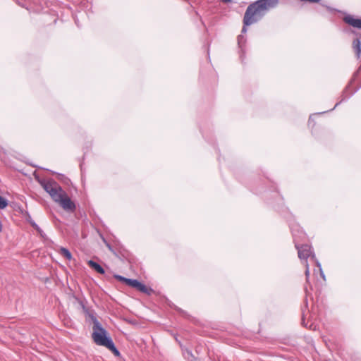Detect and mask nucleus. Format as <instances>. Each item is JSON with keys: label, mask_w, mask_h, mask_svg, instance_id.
I'll use <instances>...</instances> for the list:
<instances>
[{"label": "nucleus", "mask_w": 361, "mask_h": 361, "mask_svg": "<svg viewBox=\"0 0 361 361\" xmlns=\"http://www.w3.org/2000/svg\"><path fill=\"white\" fill-rule=\"evenodd\" d=\"M279 4V0H257L250 4L244 14L242 33L247 32V26L261 20L265 14Z\"/></svg>", "instance_id": "obj_1"}, {"label": "nucleus", "mask_w": 361, "mask_h": 361, "mask_svg": "<svg viewBox=\"0 0 361 361\" xmlns=\"http://www.w3.org/2000/svg\"><path fill=\"white\" fill-rule=\"evenodd\" d=\"M90 317L93 322L92 337L94 342L98 345L106 347L115 356H120L119 350L115 346L112 338L109 336L106 330L102 327L101 323L94 315H90Z\"/></svg>", "instance_id": "obj_2"}, {"label": "nucleus", "mask_w": 361, "mask_h": 361, "mask_svg": "<svg viewBox=\"0 0 361 361\" xmlns=\"http://www.w3.org/2000/svg\"><path fill=\"white\" fill-rule=\"evenodd\" d=\"M295 228L291 227V232L293 237L295 248L298 250V257L300 259L306 260L309 257L314 258L315 255L311 250V247L307 244L300 245L298 242V238H303L305 237V233L300 230L299 226H295Z\"/></svg>", "instance_id": "obj_3"}, {"label": "nucleus", "mask_w": 361, "mask_h": 361, "mask_svg": "<svg viewBox=\"0 0 361 361\" xmlns=\"http://www.w3.org/2000/svg\"><path fill=\"white\" fill-rule=\"evenodd\" d=\"M41 186L44 190L49 194L52 200L57 202L59 200L65 193L62 188L58 184L56 181L53 179L48 180H41L39 181Z\"/></svg>", "instance_id": "obj_4"}, {"label": "nucleus", "mask_w": 361, "mask_h": 361, "mask_svg": "<svg viewBox=\"0 0 361 361\" xmlns=\"http://www.w3.org/2000/svg\"><path fill=\"white\" fill-rule=\"evenodd\" d=\"M130 287L135 288L141 293H145L148 295H150L154 291L152 288L147 287L145 284L140 282L137 279H130L128 281V285Z\"/></svg>", "instance_id": "obj_5"}, {"label": "nucleus", "mask_w": 361, "mask_h": 361, "mask_svg": "<svg viewBox=\"0 0 361 361\" xmlns=\"http://www.w3.org/2000/svg\"><path fill=\"white\" fill-rule=\"evenodd\" d=\"M58 202L60 203L62 208L66 211L73 212L75 209V203L67 196L66 192L59 200Z\"/></svg>", "instance_id": "obj_6"}, {"label": "nucleus", "mask_w": 361, "mask_h": 361, "mask_svg": "<svg viewBox=\"0 0 361 361\" xmlns=\"http://www.w3.org/2000/svg\"><path fill=\"white\" fill-rule=\"evenodd\" d=\"M358 74H359V70L354 73L353 78L351 79L349 85L343 91V93L341 95V97H342L341 99L335 104L334 107L332 109H335L343 101L348 99L353 93H355L358 90V89L355 90L354 92H351L350 94H347L350 84L353 83L354 80H355V78L358 76Z\"/></svg>", "instance_id": "obj_7"}, {"label": "nucleus", "mask_w": 361, "mask_h": 361, "mask_svg": "<svg viewBox=\"0 0 361 361\" xmlns=\"http://www.w3.org/2000/svg\"><path fill=\"white\" fill-rule=\"evenodd\" d=\"M343 21L353 27L361 29V18H355L351 15H347L343 18Z\"/></svg>", "instance_id": "obj_8"}, {"label": "nucleus", "mask_w": 361, "mask_h": 361, "mask_svg": "<svg viewBox=\"0 0 361 361\" xmlns=\"http://www.w3.org/2000/svg\"><path fill=\"white\" fill-rule=\"evenodd\" d=\"M17 3L22 7L25 8L27 10L33 11V12H40L42 10V7L41 6H35V2L30 1L29 4H20L19 1Z\"/></svg>", "instance_id": "obj_9"}, {"label": "nucleus", "mask_w": 361, "mask_h": 361, "mask_svg": "<svg viewBox=\"0 0 361 361\" xmlns=\"http://www.w3.org/2000/svg\"><path fill=\"white\" fill-rule=\"evenodd\" d=\"M87 264L90 266V267L93 269L97 273H99L100 274H105L104 269L99 264H98L97 262H94L93 260H89L87 262Z\"/></svg>", "instance_id": "obj_10"}, {"label": "nucleus", "mask_w": 361, "mask_h": 361, "mask_svg": "<svg viewBox=\"0 0 361 361\" xmlns=\"http://www.w3.org/2000/svg\"><path fill=\"white\" fill-rule=\"evenodd\" d=\"M353 48L355 52L357 58L359 59L361 54V38H356L353 40Z\"/></svg>", "instance_id": "obj_11"}, {"label": "nucleus", "mask_w": 361, "mask_h": 361, "mask_svg": "<svg viewBox=\"0 0 361 361\" xmlns=\"http://www.w3.org/2000/svg\"><path fill=\"white\" fill-rule=\"evenodd\" d=\"M59 253L68 260H71L72 259L71 252L67 248L61 247L60 248Z\"/></svg>", "instance_id": "obj_12"}, {"label": "nucleus", "mask_w": 361, "mask_h": 361, "mask_svg": "<svg viewBox=\"0 0 361 361\" xmlns=\"http://www.w3.org/2000/svg\"><path fill=\"white\" fill-rule=\"evenodd\" d=\"M246 42L245 37L243 35H240L238 36V44L241 51L243 52V46L245 45Z\"/></svg>", "instance_id": "obj_13"}, {"label": "nucleus", "mask_w": 361, "mask_h": 361, "mask_svg": "<svg viewBox=\"0 0 361 361\" xmlns=\"http://www.w3.org/2000/svg\"><path fill=\"white\" fill-rule=\"evenodd\" d=\"M8 204V201L0 195V209H5Z\"/></svg>", "instance_id": "obj_14"}, {"label": "nucleus", "mask_w": 361, "mask_h": 361, "mask_svg": "<svg viewBox=\"0 0 361 361\" xmlns=\"http://www.w3.org/2000/svg\"><path fill=\"white\" fill-rule=\"evenodd\" d=\"M114 278L118 279L119 281L125 283L126 285H128V281L130 279L118 274L114 275Z\"/></svg>", "instance_id": "obj_15"}, {"label": "nucleus", "mask_w": 361, "mask_h": 361, "mask_svg": "<svg viewBox=\"0 0 361 361\" xmlns=\"http://www.w3.org/2000/svg\"><path fill=\"white\" fill-rule=\"evenodd\" d=\"M31 225L35 229H36L40 233L41 236L44 237L42 230L39 228V226L35 221H32Z\"/></svg>", "instance_id": "obj_16"}, {"label": "nucleus", "mask_w": 361, "mask_h": 361, "mask_svg": "<svg viewBox=\"0 0 361 361\" xmlns=\"http://www.w3.org/2000/svg\"><path fill=\"white\" fill-rule=\"evenodd\" d=\"M305 264H305L306 270H305V276H306L307 281H308L309 276H310V269H309V265H308L307 261H305Z\"/></svg>", "instance_id": "obj_17"}, {"label": "nucleus", "mask_w": 361, "mask_h": 361, "mask_svg": "<svg viewBox=\"0 0 361 361\" xmlns=\"http://www.w3.org/2000/svg\"><path fill=\"white\" fill-rule=\"evenodd\" d=\"M316 264H317V266L319 267L321 276L325 280V275H324V272L322 271V269L320 263L317 260L316 261Z\"/></svg>", "instance_id": "obj_18"}, {"label": "nucleus", "mask_w": 361, "mask_h": 361, "mask_svg": "<svg viewBox=\"0 0 361 361\" xmlns=\"http://www.w3.org/2000/svg\"><path fill=\"white\" fill-rule=\"evenodd\" d=\"M302 324L306 326L307 324L305 322V310H304V308L302 309Z\"/></svg>", "instance_id": "obj_19"}, {"label": "nucleus", "mask_w": 361, "mask_h": 361, "mask_svg": "<svg viewBox=\"0 0 361 361\" xmlns=\"http://www.w3.org/2000/svg\"><path fill=\"white\" fill-rule=\"evenodd\" d=\"M106 246L110 251H111L114 254H116L114 250H113L112 247L109 243H106Z\"/></svg>", "instance_id": "obj_20"}, {"label": "nucleus", "mask_w": 361, "mask_h": 361, "mask_svg": "<svg viewBox=\"0 0 361 361\" xmlns=\"http://www.w3.org/2000/svg\"><path fill=\"white\" fill-rule=\"evenodd\" d=\"M304 308H305V309L307 308V298L305 299V307H304Z\"/></svg>", "instance_id": "obj_21"}, {"label": "nucleus", "mask_w": 361, "mask_h": 361, "mask_svg": "<svg viewBox=\"0 0 361 361\" xmlns=\"http://www.w3.org/2000/svg\"><path fill=\"white\" fill-rule=\"evenodd\" d=\"M312 121V116H310L309 118V125H310Z\"/></svg>", "instance_id": "obj_22"}, {"label": "nucleus", "mask_w": 361, "mask_h": 361, "mask_svg": "<svg viewBox=\"0 0 361 361\" xmlns=\"http://www.w3.org/2000/svg\"><path fill=\"white\" fill-rule=\"evenodd\" d=\"M224 3H229L231 1V0H222Z\"/></svg>", "instance_id": "obj_23"}, {"label": "nucleus", "mask_w": 361, "mask_h": 361, "mask_svg": "<svg viewBox=\"0 0 361 361\" xmlns=\"http://www.w3.org/2000/svg\"><path fill=\"white\" fill-rule=\"evenodd\" d=\"M188 354H189L192 357H193V355H192V354L191 353V352H188Z\"/></svg>", "instance_id": "obj_24"}]
</instances>
